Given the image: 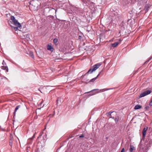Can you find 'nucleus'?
<instances>
[{"mask_svg":"<svg viewBox=\"0 0 152 152\" xmlns=\"http://www.w3.org/2000/svg\"><path fill=\"white\" fill-rule=\"evenodd\" d=\"M10 19L13 23L14 25L16 26L15 27L11 26V27L12 28H13L15 31H17L18 30V27L20 28V27H21L20 24L15 19L14 16H12L11 17Z\"/></svg>","mask_w":152,"mask_h":152,"instance_id":"f257e3e1","label":"nucleus"},{"mask_svg":"<svg viewBox=\"0 0 152 152\" xmlns=\"http://www.w3.org/2000/svg\"><path fill=\"white\" fill-rule=\"evenodd\" d=\"M151 90L146 91L142 93L140 96V97L141 98L143 97L146 95H148L150 94L151 93Z\"/></svg>","mask_w":152,"mask_h":152,"instance_id":"f03ea898","label":"nucleus"},{"mask_svg":"<svg viewBox=\"0 0 152 152\" xmlns=\"http://www.w3.org/2000/svg\"><path fill=\"white\" fill-rule=\"evenodd\" d=\"M101 65L102 64L101 63L95 64L93 68L92 69L94 71L98 69Z\"/></svg>","mask_w":152,"mask_h":152,"instance_id":"7ed1b4c3","label":"nucleus"},{"mask_svg":"<svg viewBox=\"0 0 152 152\" xmlns=\"http://www.w3.org/2000/svg\"><path fill=\"white\" fill-rule=\"evenodd\" d=\"M148 129V127H145L142 131V135L143 138H145L146 134V132Z\"/></svg>","mask_w":152,"mask_h":152,"instance_id":"20e7f679","label":"nucleus"},{"mask_svg":"<svg viewBox=\"0 0 152 152\" xmlns=\"http://www.w3.org/2000/svg\"><path fill=\"white\" fill-rule=\"evenodd\" d=\"M150 7V6L148 4H146L145 6L144 10L145 11V13L147 12L148 11L149 8Z\"/></svg>","mask_w":152,"mask_h":152,"instance_id":"39448f33","label":"nucleus"},{"mask_svg":"<svg viewBox=\"0 0 152 152\" xmlns=\"http://www.w3.org/2000/svg\"><path fill=\"white\" fill-rule=\"evenodd\" d=\"M102 71H101L99 73V74L97 75V76L96 77H95V78H94L93 79H91V80H90L88 82H94L96 79L97 78V77H98V76L99 75H100V74L101 73V72Z\"/></svg>","mask_w":152,"mask_h":152,"instance_id":"423d86ee","label":"nucleus"},{"mask_svg":"<svg viewBox=\"0 0 152 152\" xmlns=\"http://www.w3.org/2000/svg\"><path fill=\"white\" fill-rule=\"evenodd\" d=\"M47 49L48 50H50L51 52H53V48L50 45L48 46Z\"/></svg>","mask_w":152,"mask_h":152,"instance_id":"0eeeda50","label":"nucleus"},{"mask_svg":"<svg viewBox=\"0 0 152 152\" xmlns=\"http://www.w3.org/2000/svg\"><path fill=\"white\" fill-rule=\"evenodd\" d=\"M20 105H18L16 107L15 109L14 113V117L15 115L16 112H17V110L20 107Z\"/></svg>","mask_w":152,"mask_h":152,"instance_id":"6e6552de","label":"nucleus"},{"mask_svg":"<svg viewBox=\"0 0 152 152\" xmlns=\"http://www.w3.org/2000/svg\"><path fill=\"white\" fill-rule=\"evenodd\" d=\"M93 71H94L92 69H90L88 72L86 73L84 75V76L86 75L87 74H88L89 73H91Z\"/></svg>","mask_w":152,"mask_h":152,"instance_id":"1a4fd4ad","label":"nucleus"},{"mask_svg":"<svg viewBox=\"0 0 152 152\" xmlns=\"http://www.w3.org/2000/svg\"><path fill=\"white\" fill-rule=\"evenodd\" d=\"M134 147L132 145H130V148L129 149L130 152H133V150L134 149Z\"/></svg>","mask_w":152,"mask_h":152,"instance_id":"9d476101","label":"nucleus"},{"mask_svg":"<svg viewBox=\"0 0 152 152\" xmlns=\"http://www.w3.org/2000/svg\"><path fill=\"white\" fill-rule=\"evenodd\" d=\"M49 12H53L55 14H56V10L55 9L52 8L51 9H50V10H49Z\"/></svg>","mask_w":152,"mask_h":152,"instance_id":"9b49d317","label":"nucleus"},{"mask_svg":"<svg viewBox=\"0 0 152 152\" xmlns=\"http://www.w3.org/2000/svg\"><path fill=\"white\" fill-rule=\"evenodd\" d=\"M119 44L118 42H115L112 44V46L115 48Z\"/></svg>","mask_w":152,"mask_h":152,"instance_id":"f8f14e48","label":"nucleus"},{"mask_svg":"<svg viewBox=\"0 0 152 152\" xmlns=\"http://www.w3.org/2000/svg\"><path fill=\"white\" fill-rule=\"evenodd\" d=\"M82 80L83 81H82L83 83H85L86 84H87L89 82H88L89 81V80L88 79L85 80V79L83 78Z\"/></svg>","mask_w":152,"mask_h":152,"instance_id":"ddd939ff","label":"nucleus"},{"mask_svg":"<svg viewBox=\"0 0 152 152\" xmlns=\"http://www.w3.org/2000/svg\"><path fill=\"white\" fill-rule=\"evenodd\" d=\"M141 107V106L140 105H136L134 108V109L135 110H137L140 109Z\"/></svg>","mask_w":152,"mask_h":152,"instance_id":"4468645a","label":"nucleus"},{"mask_svg":"<svg viewBox=\"0 0 152 152\" xmlns=\"http://www.w3.org/2000/svg\"><path fill=\"white\" fill-rule=\"evenodd\" d=\"M84 145H80L81 147H80V151L82 152L85 149V148H84L83 147H84Z\"/></svg>","mask_w":152,"mask_h":152,"instance_id":"2eb2a0df","label":"nucleus"},{"mask_svg":"<svg viewBox=\"0 0 152 152\" xmlns=\"http://www.w3.org/2000/svg\"><path fill=\"white\" fill-rule=\"evenodd\" d=\"M148 144H149V145L148 146L147 145V146H150V145L152 144V140L151 139H149L148 140Z\"/></svg>","mask_w":152,"mask_h":152,"instance_id":"dca6fc26","label":"nucleus"},{"mask_svg":"<svg viewBox=\"0 0 152 152\" xmlns=\"http://www.w3.org/2000/svg\"><path fill=\"white\" fill-rule=\"evenodd\" d=\"M29 55L32 58H34V56L33 52L30 51L29 53Z\"/></svg>","mask_w":152,"mask_h":152,"instance_id":"f3484780","label":"nucleus"},{"mask_svg":"<svg viewBox=\"0 0 152 152\" xmlns=\"http://www.w3.org/2000/svg\"><path fill=\"white\" fill-rule=\"evenodd\" d=\"M118 121H119L118 118H115V122L116 124H117L118 122Z\"/></svg>","mask_w":152,"mask_h":152,"instance_id":"a211bd4d","label":"nucleus"},{"mask_svg":"<svg viewBox=\"0 0 152 152\" xmlns=\"http://www.w3.org/2000/svg\"><path fill=\"white\" fill-rule=\"evenodd\" d=\"M58 42V40L57 39L55 38L53 40V42L55 44H56Z\"/></svg>","mask_w":152,"mask_h":152,"instance_id":"6ab92c4d","label":"nucleus"},{"mask_svg":"<svg viewBox=\"0 0 152 152\" xmlns=\"http://www.w3.org/2000/svg\"><path fill=\"white\" fill-rule=\"evenodd\" d=\"M113 112H109L108 113H107L106 114L108 116H111V114L112 113H113Z\"/></svg>","mask_w":152,"mask_h":152,"instance_id":"aec40b11","label":"nucleus"},{"mask_svg":"<svg viewBox=\"0 0 152 152\" xmlns=\"http://www.w3.org/2000/svg\"><path fill=\"white\" fill-rule=\"evenodd\" d=\"M59 100L60 101V99L59 98H58V99L56 100V104H58Z\"/></svg>","mask_w":152,"mask_h":152,"instance_id":"412c9836","label":"nucleus"},{"mask_svg":"<svg viewBox=\"0 0 152 152\" xmlns=\"http://www.w3.org/2000/svg\"><path fill=\"white\" fill-rule=\"evenodd\" d=\"M4 69H6L7 71V72H8V69L7 67H5L4 68H3Z\"/></svg>","mask_w":152,"mask_h":152,"instance_id":"4be33fe9","label":"nucleus"},{"mask_svg":"<svg viewBox=\"0 0 152 152\" xmlns=\"http://www.w3.org/2000/svg\"><path fill=\"white\" fill-rule=\"evenodd\" d=\"M142 145H141V144H139V146L140 148H142V149H143L144 148L143 147H142Z\"/></svg>","mask_w":152,"mask_h":152,"instance_id":"5701e85b","label":"nucleus"},{"mask_svg":"<svg viewBox=\"0 0 152 152\" xmlns=\"http://www.w3.org/2000/svg\"><path fill=\"white\" fill-rule=\"evenodd\" d=\"M149 105L151 106H152V98L151 99V101L149 103Z\"/></svg>","mask_w":152,"mask_h":152,"instance_id":"b1692460","label":"nucleus"},{"mask_svg":"<svg viewBox=\"0 0 152 152\" xmlns=\"http://www.w3.org/2000/svg\"><path fill=\"white\" fill-rule=\"evenodd\" d=\"M84 136L83 134H81L80 136L79 137L80 138H82L84 137Z\"/></svg>","mask_w":152,"mask_h":152,"instance_id":"393cba45","label":"nucleus"},{"mask_svg":"<svg viewBox=\"0 0 152 152\" xmlns=\"http://www.w3.org/2000/svg\"><path fill=\"white\" fill-rule=\"evenodd\" d=\"M82 38V37L81 36H80V35H79L78 37V39H80V40H81V39Z\"/></svg>","mask_w":152,"mask_h":152,"instance_id":"a878e982","label":"nucleus"},{"mask_svg":"<svg viewBox=\"0 0 152 152\" xmlns=\"http://www.w3.org/2000/svg\"><path fill=\"white\" fill-rule=\"evenodd\" d=\"M152 58V57H151L149 60L146 61L145 63L148 62Z\"/></svg>","mask_w":152,"mask_h":152,"instance_id":"bb28decb","label":"nucleus"},{"mask_svg":"<svg viewBox=\"0 0 152 152\" xmlns=\"http://www.w3.org/2000/svg\"><path fill=\"white\" fill-rule=\"evenodd\" d=\"M121 152H124V148H123L121 150Z\"/></svg>","mask_w":152,"mask_h":152,"instance_id":"cd10ccee","label":"nucleus"},{"mask_svg":"<svg viewBox=\"0 0 152 152\" xmlns=\"http://www.w3.org/2000/svg\"><path fill=\"white\" fill-rule=\"evenodd\" d=\"M35 136V134H34V135H33V136H32V137L31 138H33Z\"/></svg>","mask_w":152,"mask_h":152,"instance_id":"c85d7f7f","label":"nucleus"},{"mask_svg":"<svg viewBox=\"0 0 152 152\" xmlns=\"http://www.w3.org/2000/svg\"><path fill=\"white\" fill-rule=\"evenodd\" d=\"M97 90H98V89H94V90H92V91Z\"/></svg>","mask_w":152,"mask_h":152,"instance_id":"c756f323","label":"nucleus"},{"mask_svg":"<svg viewBox=\"0 0 152 152\" xmlns=\"http://www.w3.org/2000/svg\"><path fill=\"white\" fill-rule=\"evenodd\" d=\"M110 118H112L113 119H114V117H112L111 116H110Z\"/></svg>","mask_w":152,"mask_h":152,"instance_id":"7c9ffc66","label":"nucleus"},{"mask_svg":"<svg viewBox=\"0 0 152 152\" xmlns=\"http://www.w3.org/2000/svg\"><path fill=\"white\" fill-rule=\"evenodd\" d=\"M148 107H146L145 108H146L147 109V108H148Z\"/></svg>","mask_w":152,"mask_h":152,"instance_id":"2f4dec72","label":"nucleus"},{"mask_svg":"<svg viewBox=\"0 0 152 152\" xmlns=\"http://www.w3.org/2000/svg\"><path fill=\"white\" fill-rule=\"evenodd\" d=\"M103 90H100V91H103Z\"/></svg>","mask_w":152,"mask_h":152,"instance_id":"473e14b6","label":"nucleus"},{"mask_svg":"<svg viewBox=\"0 0 152 152\" xmlns=\"http://www.w3.org/2000/svg\"><path fill=\"white\" fill-rule=\"evenodd\" d=\"M4 61H3V63H2V64H3V65H4Z\"/></svg>","mask_w":152,"mask_h":152,"instance_id":"72a5a7b5","label":"nucleus"},{"mask_svg":"<svg viewBox=\"0 0 152 152\" xmlns=\"http://www.w3.org/2000/svg\"><path fill=\"white\" fill-rule=\"evenodd\" d=\"M94 94H91V95H94Z\"/></svg>","mask_w":152,"mask_h":152,"instance_id":"f704fd0d","label":"nucleus"},{"mask_svg":"<svg viewBox=\"0 0 152 152\" xmlns=\"http://www.w3.org/2000/svg\"><path fill=\"white\" fill-rule=\"evenodd\" d=\"M109 89H107L106 90H109Z\"/></svg>","mask_w":152,"mask_h":152,"instance_id":"c9c22d12","label":"nucleus"},{"mask_svg":"<svg viewBox=\"0 0 152 152\" xmlns=\"http://www.w3.org/2000/svg\"><path fill=\"white\" fill-rule=\"evenodd\" d=\"M119 40H120V41H121V39H120Z\"/></svg>","mask_w":152,"mask_h":152,"instance_id":"e433bc0d","label":"nucleus"},{"mask_svg":"<svg viewBox=\"0 0 152 152\" xmlns=\"http://www.w3.org/2000/svg\"><path fill=\"white\" fill-rule=\"evenodd\" d=\"M42 102L41 103L40 105H41V104H42Z\"/></svg>","mask_w":152,"mask_h":152,"instance_id":"4c0bfd02","label":"nucleus"},{"mask_svg":"<svg viewBox=\"0 0 152 152\" xmlns=\"http://www.w3.org/2000/svg\"><path fill=\"white\" fill-rule=\"evenodd\" d=\"M90 92H87L86 93H89Z\"/></svg>","mask_w":152,"mask_h":152,"instance_id":"58836bf2","label":"nucleus"}]
</instances>
